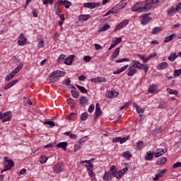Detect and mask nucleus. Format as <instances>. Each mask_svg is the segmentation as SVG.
Segmentation results:
<instances>
[{"mask_svg":"<svg viewBox=\"0 0 181 181\" xmlns=\"http://www.w3.org/2000/svg\"><path fill=\"white\" fill-rule=\"evenodd\" d=\"M86 78H87L84 75H81L78 77L79 81H86Z\"/></svg>","mask_w":181,"mask_h":181,"instance_id":"63","label":"nucleus"},{"mask_svg":"<svg viewBox=\"0 0 181 181\" xmlns=\"http://www.w3.org/2000/svg\"><path fill=\"white\" fill-rule=\"evenodd\" d=\"M175 8V12H177L178 13H181V2H180Z\"/></svg>","mask_w":181,"mask_h":181,"instance_id":"48","label":"nucleus"},{"mask_svg":"<svg viewBox=\"0 0 181 181\" xmlns=\"http://www.w3.org/2000/svg\"><path fill=\"white\" fill-rule=\"evenodd\" d=\"M47 157L45 156H41L40 158V163H42V165L46 163V162H47Z\"/></svg>","mask_w":181,"mask_h":181,"instance_id":"43","label":"nucleus"},{"mask_svg":"<svg viewBox=\"0 0 181 181\" xmlns=\"http://www.w3.org/2000/svg\"><path fill=\"white\" fill-rule=\"evenodd\" d=\"M13 78V75H7L6 77V81H10V80H12Z\"/></svg>","mask_w":181,"mask_h":181,"instance_id":"62","label":"nucleus"},{"mask_svg":"<svg viewBox=\"0 0 181 181\" xmlns=\"http://www.w3.org/2000/svg\"><path fill=\"white\" fill-rule=\"evenodd\" d=\"M63 169H64V165L62 163L55 164L52 168L54 173H60V172H63Z\"/></svg>","mask_w":181,"mask_h":181,"instance_id":"6","label":"nucleus"},{"mask_svg":"<svg viewBox=\"0 0 181 181\" xmlns=\"http://www.w3.org/2000/svg\"><path fill=\"white\" fill-rule=\"evenodd\" d=\"M129 139V136H125V137H116L112 139L113 143L119 142L120 144H125L127 141Z\"/></svg>","mask_w":181,"mask_h":181,"instance_id":"9","label":"nucleus"},{"mask_svg":"<svg viewBox=\"0 0 181 181\" xmlns=\"http://www.w3.org/2000/svg\"><path fill=\"white\" fill-rule=\"evenodd\" d=\"M155 156V153L153 152H151L150 151H148L146 153V156H145V160H153V157Z\"/></svg>","mask_w":181,"mask_h":181,"instance_id":"18","label":"nucleus"},{"mask_svg":"<svg viewBox=\"0 0 181 181\" xmlns=\"http://www.w3.org/2000/svg\"><path fill=\"white\" fill-rule=\"evenodd\" d=\"M76 87H77V88L81 90V93H82L83 94L86 93H88L87 89H86V88H84V86H81L80 85H76Z\"/></svg>","mask_w":181,"mask_h":181,"instance_id":"40","label":"nucleus"},{"mask_svg":"<svg viewBox=\"0 0 181 181\" xmlns=\"http://www.w3.org/2000/svg\"><path fill=\"white\" fill-rule=\"evenodd\" d=\"M151 5L144 2L136 3L132 6V12H146L151 9Z\"/></svg>","mask_w":181,"mask_h":181,"instance_id":"2","label":"nucleus"},{"mask_svg":"<svg viewBox=\"0 0 181 181\" xmlns=\"http://www.w3.org/2000/svg\"><path fill=\"white\" fill-rule=\"evenodd\" d=\"M110 170L111 173H105L103 175L104 180H111V179H112V176H114V177H116L117 179H121V177H122V175H125L126 172H128V168L125 167L122 170H117V168H115V165H112Z\"/></svg>","mask_w":181,"mask_h":181,"instance_id":"1","label":"nucleus"},{"mask_svg":"<svg viewBox=\"0 0 181 181\" xmlns=\"http://www.w3.org/2000/svg\"><path fill=\"white\" fill-rule=\"evenodd\" d=\"M175 13H176V8L175 6H171L168 11H167V15L168 16H175Z\"/></svg>","mask_w":181,"mask_h":181,"instance_id":"20","label":"nucleus"},{"mask_svg":"<svg viewBox=\"0 0 181 181\" xmlns=\"http://www.w3.org/2000/svg\"><path fill=\"white\" fill-rule=\"evenodd\" d=\"M168 107H169V104L166 101H161L158 105V108L160 110L168 108Z\"/></svg>","mask_w":181,"mask_h":181,"instance_id":"24","label":"nucleus"},{"mask_svg":"<svg viewBox=\"0 0 181 181\" xmlns=\"http://www.w3.org/2000/svg\"><path fill=\"white\" fill-rule=\"evenodd\" d=\"M122 156L124 158V159H131L132 158V154L129 151H125Z\"/></svg>","mask_w":181,"mask_h":181,"instance_id":"37","label":"nucleus"},{"mask_svg":"<svg viewBox=\"0 0 181 181\" xmlns=\"http://www.w3.org/2000/svg\"><path fill=\"white\" fill-rule=\"evenodd\" d=\"M26 42H28V39H26V37L25 35H23V33H21L18 38V45L25 46L26 45Z\"/></svg>","mask_w":181,"mask_h":181,"instance_id":"10","label":"nucleus"},{"mask_svg":"<svg viewBox=\"0 0 181 181\" xmlns=\"http://www.w3.org/2000/svg\"><path fill=\"white\" fill-rule=\"evenodd\" d=\"M149 15H151V13H145L142 16L141 20V25H145L146 23H149V22L152 21V18L149 17Z\"/></svg>","mask_w":181,"mask_h":181,"instance_id":"8","label":"nucleus"},{"mask_svg":"<svg viewBox=\"0 0 181 181\" xmlns=\"http://www.w3.org/2000/svg\"><path fill=\"white\" fill-rule=\"evenodd\" d=\"M167 91H168L169 94H172L173 95H176L179 97V92L176 90L170 89V88H167Z\"/></svg>","mask_w":181,"mask_h":181,"instance_id":"30","label":"nucleus"},{"mask_svg":"<svg viewBox=\"0 0 181 181\" xmlns=\"http://www.w3.org/2000/svg\"><path fill=\"white\" fill-rule=\"evenodd\" d=\"M88 103V99L86 96H82L80 98V104L81 105H84V104H87Z\"/></svg>","mask_w":181,"mask_h":181,"instance_id":"32","label":"nucleus"},{"mask_svg":"<svg viewBox=\"0 0 181 181\" xmlns=\"http://www.w3.org/2000/svg\"><path fill=\"white\" fill-rule=\"evenodd\" d=\"M87 138H88V136H84L83 138L80 139L78 143H79L81 145H83V144H84V142H86V141H87Z\"/></svg>","mask_w":181,"mask_h":181,"instance_id":"54","label":"nucleus"},{"mask_svg":"<svg viewBox=\"0 0 181 181\" xmlns=\"http://www.w3.org/2000/svg\"><path fill=\"white\" fill-rule=\"evenodd\" d=\"M111 13H117V11H114V8H112L109 11H107L104 16H108V15H111Z\"/></svg>","mask_w":181,"mask_h":181,"instance_id":"55","label":"nucleus"},{"mask_svg":"<svg viewBox=\"0 0 181 181\" xmlns=\"http://www.w3.org/2000/svg\"><path fill=\"white\" fill-rule=\"evenodd\" d=\"M173 76L175 77H179V76H181V69L174 70Z\"/></svg>","mask_w":181,"mask_h":181,"instance_id":"46","label":"nucleus"},{"mask_svg":"<svg viewBox=\"0 0 181 181\" xmlns=\"http://www.w3.org/2000/svg\"><path fill=\"white\" fill-rule=\"evenodd\" d=\"M44 124L45 125H49L50 128H53V127H54V123L53 121H46Z\"/></svg>","mask_w":181,"mask_h":181,"instance_id":"50","label":"nucleus"},{"mask_svg":"<svg viewBox=\"0 0 181 181\" xmlns=\"http://www.w3.org/2000/svg\"><path fill=\"white\" fill-rule=\"evenodd\" d=\"M100 5H101V4L100 3L88 2V3H85L83 6L85 8H88L89 9H94V8H97V6H100Z\"/></svg>","mask_w":181,"mask_h":181,"instance_id":"12","label":"nucleus"},{"mask_svg":"<svg viewBox=\"0 0 181 181\" xmlns=\"http://www.w3.org/2000/svg\"><path fill=\"white\" fill-rule=\"evenodd\" d=\"M69 138H71V139H77V135L71 133L69 134Z\"/></svg>","mask_w":181,"mask_h":181,"instance_id":"64","label":"nucleus"},{"mask_svg":"<svg viewBox=\"0 0 181 181\" xmlns=\"http://www.w3.org/2000/svg\"><path fill=\"white\" fill-rule=\"evenodd\" d=\"M118 94H119L118 92H115L114 90H111L108 93V98H114L115 97H117Z\"/></svg>","mask_w":181,"mask_h":181,"instance_id":"36","label":"nucleus"},{"mask_svg":"<svg viewBox=\"0 0 181 181\" xmlns=\"http://www.w3.org/2000/svg\"><path fill=\"white\" fill-rule=\"evenodd\" d=\"M64 76H66V71L57 70L52 71L49 77L50 80H56V78H59V77H64Z\"/></svg>","mask_w":181,"mask_h":181,"instance_id":"3","label":"nucleus"},{"mask_svg":"<svg viewBox=\"0 0 181 181\" xmlns=\"http://www.w3.org/2000/svg\"><path fill=\"white\" fill-rule=\"evenodd\" d=\"M98 83H107V79L103 77H97Z\"/></svg>","mask_w":181,"mask_h":181,"instance_id":"53","label":"nucleus"},{"mask_svg":"<svg viewBox=\"0 0 181 181\" xmlns=\"http://www.w3.org/2000/svg\"><path fill=\"white\" fill-rule=\"evenodd\" d=\"M67 104L71 106V108H74L76 107V102L74 101V99L73 98H69L66 100Z\"/></svg>","mask_w":181,"mask_h":181,"instance_id":"28","label":"nucleus"},{"mask_svg":"<svg viewBox=\"0 0 181 181\" xmlns=\"http://www.w3.org/2000/svg\"><path fill=\"white\" fill-rule=\"evenodd\" d=\"M124 62H129V59H128V58H123V59H117L115 61V63H122Z\"/></svg>","mask_w":181,"mask_h":181,"instance_id":"51","label":"nucleus"},{"mask_svg":"<svg viewBox=\"0 0 181 181\" xmlns=\"http://www.w3.org/2000/svg\"><path fill=\"white\" fill-rule=\"evenodd\" d=\"M57 148H62L64 151L67 149V142H60L57 145Z\"/></svg>","mask_w":181,"mask_h":181,"instance_id":"29","label":"nucleus"},{"mask_svg":"<svg viewBox=\"0 0 181 181\" xmlns=\"http://www.w3.org/2000/svg\"><path fill=\"white\" fill-rule=\"evenodd\" d=\"M23 66V64H19V66H18L15 69H14V71L16 73H19V71H21V69H22V67Z\"/></svg>","mask_w":181,"mask_h":181,"instance_id":"56","label":"nucleus"},{"mask_svg":"<svg viewBox=\"0 0 181 181\" xmlns=\"http://www.w3.org/2000/svg\"><path fill=\"white\" fill-rule=\"evenodd\" d=\"M119 55V47L115 49V52L111 55V60H115L117 57Z\"/></svg>","mask_w":181,"mask_h":181,"instance_id":"22","label":"nucleus"},{"mask_svg":"<svg viewBox=\"0 0 181 181\" xmlns=\"http://www.w3.org/2000/svg\"><path fill=\"white\" fill-rule=\"evenodd\" d=\"M53 2H54V0H43V5H47V4L53 5Z\"/></svg>","mask_w":181,"mask_h":181,"instance_id":"52","label":"nucleus"},{"mask_svg":"<svg viewBox=\"0 0 181 181\" xmlns=\"http://www.w3.org/2000/svg\"><path fill=\"white\" fill-rule=\"evenodd\" d=\"M137 57L141 59V60H143L144 63H148V62H149V60H150L148 57L147 58H145V57L141 55V54H138Z\"/></svg>","mask_w":181,"mask_h":181,"instance_id":"38","label":"nucleus"},{"mask_svg":"<svg viewBox=\"0 0 181 181\" xmlns=\"http://www.w3.org/2000/svg\"><path fill=\"white\" fill-rule=\"evenodd\" d=\"M159 32H162V28L160 27H156L153 29L151 33L152 35H158Z\"/></svg>","mask_w":181,"mask_h":181,"instance_id":"34","label":"nucleus"},{"mask_svg":"<svg viewBox=\"0 0 181 181\" xmlns=\"http://www.w3.org/2000/svg\"><path fill=\"white\" fill-rule=\"evenodd\" d=\"M88 118V114L87 112H83L81 115V121H86Z\"/></svg>","mask_w":181,"mask_h":181,"instance_id":"45","label":"nucleus"},{"mask_svg":"<svg viewBox=\"0 0 181 181\" xmlns=\"http://www.w3.org/2000/svg\"><path fill=\"white\" fill-rule=\"evenodd\" d=\"M136 111L138 114H144L145 112V110L144 108H141L138 105H136Z\"/></svg>","mask_w":181,"mask_h":181,"instance_id":"41","label":"nucleus"},{"mask_svg":"<svg viewBox=\"0 0 181 181\" xmlns=\"http://www.w3.org/2000/svg\"><path fill=\"white\" fill-rule=\"evenodd\" d=\"M83 60H84V62H86L87 63H88V62H90V60H91V57L84 56L83 57Z\"/></svg>","mask_w":181,"mask_h":181,"instance_id":"61","label":"nucleus"},{"mask_svg":"<svg viewBox=\"0 0 181 181\" xmlns=\"http://www.w3.org/2000/svg\"><path fill=\"white\" fill-rule=\"evenodd\" d=\"M169 67V63L168 62H161L158 64L157 69L158 70H165V69H168Z\"/></svg>","mask_w":181,"mask_h":181,"instance_id":"17","label":"nucleus"},{"mask_svg":"<svg viewBox=\"0 0 181 181\" xmlns=\"http://www.w3.org/2000/svg\"><path fill=\"white\" fill-rule=\"evenodd\" d=\"M128 70L129 71L127 72V76H129V77H132V76H134V74H135L136 71H138L136 68H134L132 65L129 67Z\"/></svg>","mask_w":181,"mask_h":181,"instance_id":"15","label":"nucleus"},{"mask_svg":"<svg viewBox=\"0 0 181 181\" xmlns=\"http://www.w3.org/2000/svg\"><path fill=\"white\" fill-rule=\"evenodd\" d=\"M59 18H61V20L59 21V26H60V28H62L63 23L65 21L64 14H61L59 16Z\"/></svg>","mask_w":181,"mask_h":181,"instance_id":"39","label":"nucleus"},{"mask_svg":"<svg viewBox=\"0 0 181 181\" xmlns=\"http://www.w3.org/2000/svg\"><path fill=\"white\" fill-rule=\"evenodd\" d=\"M165 173H166V169H163L159 171V173H158L157 175H160V177H163V175H165Z\"/></svg>","mask_w":181,"mask_h":181,"instance_id":"58","label":"nucleus"},{"mask_svg":"<svg viewBox=\"0 0 181 181\" xmlns=\"http://www.w3.org/2000/svg\"><path fill=\"white\" fill-rule=\"evenodd\" d=\"M173 168L174 169H176L177 168H181V162H177V163H174V165H173Z\"/></svg>","mask_w":181,"mask_h":181,"instance_id":"57","label":"nucleus"},{"mask_svg":"<svg viewBox=\"0 0 181 181\" xmlns=\"http://www.w3.org/2000/svg\"><path fill=\"white\" fill-rule=\"evenodd\" d=\"M75 57H76V56H74V55L69 56L64 60V64H66V66H71V64H73V62H74Z\"/></svg>","mask_w":181,"mask_h":181,"instance_id":"13","label":"nucleus"},{"mask_svg":"<svg viewBox=\"0 0 181 181\" xmlns=\"http://www.w3.org/2000/svg\"><path fill=\"white\" fill-rule=\"evenodd\" d=\"M71 93L74 98H78V93H77L76 90H71Z\"/></svg>","mask_w":181,"mask_h":181,"instance_id":"49","label":"nucleus"},{"mask_svg":"<svg viewBox=\"0 0 181 181\" xmlns=\"http://www.w3.org/2000/svg\"><path fill=\"white\" fill-rule=\"evenodd\" d=\"M129 23V20H124L120 22L114 30V32H117L118 30H121V29H124V28H127V25Z\"/></svg>","mask_w":181,"mask_h":181,"instance_id":"7","label":"nucleus"},{"mask_svg":"<svg viewBox=\"0 0 181 181\" xmlns=\"http://www.w3.org/2000/svg\"><path fill=\"white\" fill-rule=\"evenodd\" d=\"M173 36H175V34L167 36L165 37V39L164 40L163 43H168V42H170V40H173Z\"/></svg>","mask_w":181,"mask_h":181,"instance_id":"42","label":"nucleus"},{"mask_svg":"<svg viewBox=\"0 0 181 181\" xmlns=\"http://www.w3.org/2000/svg\"><path fill=\"white\" fill-rule=\"evenodd\" d=\"M103 115V111H101V109H97L95 112V119H97L100 118Z\"/></svg>","mask_w":181,"mask_h":181,"instance_id":"31","label":"nucleus"},{"mask_svg":"<svg viewBox=\"0 0 181 181\" xmlns=\"http://www.w3.org/2000/svg\"><path fill=\"white\" fill-rule=\"evenodd\" d=\"M90 18H91V16H90V14H85V15H81L78 16V20L79 21H88V19H90Z\"/></svg>","mask_w":181,"mask_h":181,"instance_id":"26","label":"nucleus"},{"mask_svg":"<svg viewBox=\"0 0 181 181\" xmlns=\"http://www.w3.org/2000/svg\"><path fill=\"white\" fill-rule=\"evenodd\" d=\"M19 80L18 79H15L11 81L10 83H7L5 87H4V90H9V88H11V87H13V86H15L16 84V83H18Z\"/></svg>","mask_w":181,"mask_h":181,"instance_id":"16","label":"nucleus"},{"mask_svg":"<svg viewBox=\"0 0 181 181\" xmlns=\"http://www.w3.org/2000/svg\"><path fill=\"white\" fill-rule=\"evenodd\" d=\"M65 59H66V55L62 54L59 55L57 62L58 63H62V62H64Z\"/></svg>","mask_w":181,"mask_h":181,"instance_id":"44","label":"nucleus"},{"mask_svg":"<svg viewBox=\"0 0 181 181\" xmlns=\"http://www.w3.org/2000/svg\"><path fill=\"white\" fill-rule=\"evenodd\" d=\"M177 57H179V56H177L176 54L175 53H172L170 54V55L168 57V60H170V62H175V59H177Z\"/></svg>","mask_w":181,"mask_h":181,"instance_id":"35","label":"nucleus"},{"mask_svg":"<svg viewBox=\"0 0 181 181\" xmlns=\"http://www.w3.org/2000/svg\"><path fill=\"white\" fill-rule=\"evenodd\" d=\"M168 159L165 157H161L160 160L156 161V165L160 166L162 165H165L167 162Z\"/></svg>","mask_w":181,"mask_h":181,"instance_id":"25","label":"nucleus"},{"mask_svg":"<svg viewBox=\"0 0 181 181\" xmlns=\"http://www.w3.org/2000/svg\"><path fill=\"white\" fill-rule=\"evenodd\" d=\"M162 155H165V150H163V148H158L154 153L155 158H159V156H162Z\"/></svg>","mask_w":181,"mask_h":181,"instance_id":"21","label":"nucleus"},{"mask_svg":"<svg viewBox=\"0 0 181 181\" xmlns=\"http://www.w3.org/2000/svg\"><path fill=\"white\" fill-rule=\"evenodd\" d=\"M132 66L134 69H138L139 70H142V69H144V64H141V62H139L136 60H133L132 61Z\"/></svg>","mask_w":181,"mask_h":181,"instance_id":"11","label":"nucleus"},{"mask_svg":"<svg viewBox=\"0 0 181 181\" xmlns=\"http://www.w3.org/2000/svg\"><path fill=\"white\" fill-rule=\"evenodd\" d=\"M111 26L108 23L104 24L101 28H99L98 32H105V30H108Z\"/></svg>","mask_w":181,"mask_h":181,"instance_id":"27","label":"nucleus"},{"mask_svg":"<svg viewBox=\"0 0 181 181\" xmlns=\"http://www.w3.org/2000/svg\"><path fill=\"white\" fill-rule=\"evenodd\" d=\"M144 148V141H139L136 143V151H141Z\"/></svg>","mask_w":181,"mask_h":181,"instance_id":"33","label":"nucleus"},{"mask_svg":"<svg viewBox=\"0 0 181 181\" xmlns=\"http://www.w3.org/2000/svg\"><path fill=\"white\" fill-rule=\"evenodd\" d=\"M4 163H5V168L4 170H1V173H4V172H6V170H11V168H13L15 165V163L12 160H9V158L4 157Z\"/></svg>","mask_w":181,"mask_h":181,"instance_id":"4","label":"nucleus"},{"mask_svg":"<svg viewBox=\"0 0 181 181\" xmlns=\"http://www.w3.org/2000/svg\"><path fill=\"white\" fill-rule=\"evenodd\" d=\"M0 119H2L1 122H8L12 119V115L11 112H6L2 113L0 112Z\"/></svg>","mask_w":181,"mask_h":181,"instance_id":"5","label":"nucleus"},{"mask_svg":"<svg viewBox=\"0 0 181 181\" xmlns=\"http://www.w3.org/2000/svg\"><path fill=\"white\" fill-rule=\"evenodd\" d=\"M150 1V3H148V1L146 3V5H150L151 9V8H156L158 6V4H159V0H148Z\"/></svg>","mask_w":181,"mask_h":181,"instance_id":"19","label":"nucleus"},{"mask_svg":"<svg viewBox=\"0 0 181 181\" xmlns=\"http://www.w3.org/2000/svg\"><path fill=\"white\" fill-rule=\"evenodd\" d=\"M94 108H95V105H90V107H88V112H93L94 111Z\"/></svg>","mask_w":181,"mask_h":181,"instance_id":"59","label":"nucleus"},{"mask_svg":"<svg viewBox=\"0 0 181 181\" xmlns=\"http://www.w3.org/2000/svg\"><path fill=\"white\" fill-rule=\"evenodd\" d=\"M38 46H39L40 49H43V47H45V41L41 40V41L38 43Z\"/></svg>","mask_w":181,"mask_h":181,"instance_id":"60","label":"nucleus"},{"mask_svg":"<svg viewBox=\"0 0 181 181\" xmlns=\"http://www.w3.org/2000/svg\"><path fill=\"white\" fill-rule=\"evenodd\" d=\"M58 4H61V5L65 6L66 9H69L72 5L71 2L69 1V0H58Z\"/></svg>","mask_w":181,"mask_h":181,"instance_id":"14","label":"nucleus"},{"mask_svg":"<svg viewBox=\"0 0 181 181\" xmlns=\"http://www.w3.org/2000/svg\"><path fill=\"white\" fill-rule=\"evenodd\" d=\"M156 90H158V85L153 83L149 86L148 93H150L151 94H153V93H155Z\"/></svg>","mask_w":181,"mask_h":181,"instance_id":"23","label":"nucleus"},{"mask_svg":"<svg viewBox=\"0 0 181 181\" xmlns=\"http://www.w3.org/2000/svg\"><path fill=\"white\" fill-rule=\"evenodd\" d=\"M81 146H83L82 144H80L79 143L76 144L74 146V151H75V152H77V151H80V149H81Z\"/></svg>","mask_w":181,"mask_h":181,"instance_id":"47","label":"nucleus"}]
</instances>
